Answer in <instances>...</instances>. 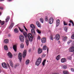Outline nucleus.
Returning <instances> with one entry per match:
<instances>
[{"mask_svg":"<svg viewBox=\"0 0 74 74\" xmlns=\"http://www.w3.org/2000/svg\"><path fill=\"white\" fill-rule=\"evenodd\" d=\"M63 73L64 74H69V73L68 71H63Z\"/></svg>","mask_w":74,"mask_h":74,"instance_id":"28","label":"nucleus"},{"mask_svg":"<svg viewBox=\"0 0 74 74\" xmlns=\"http://www.w3.org/2000/svg\"><path fill=\"white\" fill-rule=\"evenodd\" d=\"M25 42H26V44L27 45H29V40L28 39L26 38L25 39Z\"/></svg>","mask_w":74,"mask_h":74,"instance_id":"25","label":"nucleus"},{"mask_svg":"<svg viewBox=\"0 0 74 74\" xmlns=\"http://www.w3.org/2000/svg\"><path fill=\"white\" fill-rule=\"evenodd\" d=\"M9 35H10V36H11V35L10 34Z\"/></svg>","mask_w":74,"mask_h":74,"instance_id":"64","label":"nucleus"},{"mask_svg":"<svg viewBox=\"0 0 74 74\" xmlns=\"http://www.w3.org/2000/svg\"><path fill=\"white\" fill-rule=\"evenodd\" d=\"M62 67L63 69H67V67L66 65H62Z\"/></svg>","mask_w":74,"mask_h":74,"instance_id":"34","label":"nucleus"},{"mask_svg":"<svg viewBox=\"0 0 74 74\" xmlns=\"http://www.w3.org/2000/svg\"><path fill=\"white\" fill-rule=\"evenodd\" d=\"M27 53V51L26 50H25L24 51L23 53V58H25L26 56V53Z\"/></svg>","mask_w":74,"mask_h":74,"instance_id":"9","label":"nucleus"},{"mask_svg":"<svg viewBox=\"0 0 74 74\" xmlns=\"http://www.w3.org/2000/svg\"><path fill=\"white\" fill-rule=\"evenodd\" d=\"M8 1H11L12 0H8Z\"/></svg>","mask_w":74,"mask_h":74,"instance_id":"59","label":"nucleus"},{"mask_svg":"<svg viewBox=\"0 0 74 74\" xmlns=\"http://www.w3.org/2000/svg\"><path fill=\"white\" fill-rule=\"evenodd\" d=\"M36 25L38 26V27H41V25L40 24V23L38 22V21H37L36 22Z\"/></svg>","mask_w":74,"mask_h":74,"instance_id":"18","label":"nucleus"},{"mask_svg":"<svg viewBox=\"0 0 74 74\" xmlns=\"http://www.w3.org/2000/svg\"><path fill=\"white\" fill-rule=\"evenodd\" d=\"M38 40H40V36H38Z\"/></svg>","mask_w":74,"mask_h":74,"instance_id":"50","label":"nucleus"},{"mask_svg":"<svg viewBox=\"0 0 74 74\" xmlns=\"http://www.w3.org/2000/svg\"><path fill=\"white\" fill-rule=\"evenodd\" d=\"M60 39V35L59 34H57L56 36V40H59Z\"/></svg>","mask_w":74,"mask_h":74,"instance_id":"10","label":"nucleus"},{"mask_svg":"<svg viewBox=\"0 0 74 74\" xmlns=\"http://www.w3.org/2000/svg\"><path fill=\"white\" fill-rule=\"evenodd\" d=\"M2 67L5 69H7V64L5 62H3L2 63Z\"/></svg>","mask_w":74,"mask_h":74,"instance_id":"6","label":"nucleus"},{"mask_svg":"<svg viewBox=\"0 0 74 74\" xmlns=\"http://www.w3.org/2000/svg\"><path fill=\"white\" fill-rule=\"evenodd\" d=\"M36 31L37 32V33H39V34H41V31L39 30L38 29H37Z\"/></svg>","mask_w":74,"mask_h":74,"instance_id":"37","label":"nucleus"},{"mask_svg":"<svg viewBox=\"0 0 74 74\" xmlns=\"http://www.w3.org/2000/svg\"><path fill=\"white\" fill-rule=\"evenodd\" d=\"M8 64L9 67H10V66H9V65H8Z\"/></svg>","mask_w":74,"mask_h":74,"instance_id":"61","label":"nucleus"},{"mask_svg":"<svg viewBox=\"0 0 74 74\" xmlns=\"http://www.w3.org/2000/svg\"><path fill=\"white\" fill-rule=\"evenodd\" d=\"M4 0H0V1L1 2V1H3Z\"/></svg>","mask_w":74,"mask_h":74,"instance_id":"55","label":"nucleus"},{"mask_svg":"<svg viewBox=\"0 0 74 74\" xmlns=\"http://www.w3.org/2000/svg\"><path fill=\"white\" fill-rule=\"evenodd\" d=\"M64 25L65 26H66L67 25V23L65 21L64 22Z\"/></svg>","mask_w":74,"mask_h":74,"instance_id":"43","label":"nucleus"},{"mask_svg":"<svg viewBox=\"0 0 74 74\" xmlns=\"http://www.w3.org/2000/svg\"><path fill=\"white\" fill-rule=\"evenodd\" d=\"M18 59L20 62H21L22 59V54L21 53H18Z\"/></svg>","mask_w":74,"mask_h":74,"instance_id":"4","label":"nucleus"},{"mask_svg":"<svg viewBox=\"0 0 74 74\" xmlns=\"http://www.w3.org/2000/svg\"><path fill=\"white\" fill-rule=\"evenodd\" d=\"M56 27H58V26L59 25V24H60V20H57L56 22Z\"/></svg>","mask_w":74,"mask_h":74,"instance_id":"13","label":"nucleus"},{"mask_svg":"<svg viewBox=\"0 0 74 74\" xmlns=\"http://www.w3.org/2000/svg\"><path fill=\"white\" fill-rule=\"evenodd\" d=\"M19 38L20 40V41L22 42H23L25 40V38L24 36L22 35H20L19 36Z\"/></svg>","mask_w":74,"mask_h":74,"instance_id":"3","label":"nucleus"},{"mask_svg":"<svg viewBox=\"0 0 74 74\" xmlns=\"http://www.w3.org/2000/svg\"><path fill=\"white\" fill-rule=\"evenodd\" d=\"M40 21L42 23H44V19L42 18H40Z\"/></svg>","mask_w":74,"mask_h":74,"instance_id":"27","label":"nucleus"},{"mask_svg":"<svg viewBox=\"0 0 74 74\" xmlns=\"http://www.w3.org/2000/svg\"><path fill=\"white\" fill-rule=\"evenodd\" d=\"M19 29L20 32H21V33H23L24 32V31H23V29H20V28L19 27Z\"/></svg>","mask_w":74,"mask_h":74,"instance_id":"39","label":"nucleus"},{"mask_svg":"<svg viewBox=\"0 0 74 74\" xmlns=\"http://www.w3.org/2000/svg\"><path fill=\"white\" fill-rule=\"evenodd\" d=\"M23 27L25 29H26V27H25V26H23Z\"/></svg>","mask_w":74,"mask_h":74,"instance_id":"53","label":"nucleus"},{"mask_svg":"<svg viewBox=\"0 0 74 74\" xmlns=\"http://www.w3.org/2000/svg\"><path fill=\"white\" fill-rule=\"evenodd\" d=\"M42 50L40 48H39L38 51V54H40L42 53Z\"/></svg>","mask_w":74,"mask_h":74,"instance_id":"14","label":"nucleus"},{"mask_svg":"<svg viewBox=\"0 0 74 74\" xmlns=\"http://www.w3.org/2000/svg\"><path fill=\"white\" fill-rule=\"evenodd\" d=\"M5 23V22L4 21H1V25H3Z\"/></svg>","mask_w":74,"mask_h":74,"instance_id":"40","label":"nucleus"},{"mask_svg":"<svg viewBox=\"0 0 74 74\" xmlns=\"http://www.w3.org/2000/svg\"><path fill=\"white\" fill-rule=\"evenodd\" d=\"M53 22V19L52 17H50L49 19V22L50 24H52Z\"/></svg>","mask_w":74,"mask_h":74,"instance_id":"5","label":"nucleus"},{"mask_svg":"<svg viewBox=\"0 0 74 74\" xmlns=\"http://www.w3.org/2000/svg\"><path fill=\"white\" fill-rule=\"evenodd\" d=\"M29 62H30V60H26V62H25V64L26 65H27L28 64H29Z\"/></svg>","mask_w":74,"mask_h":74,"instance_id":"20","label":"nucleus"},{"mask_svg":"<svg viewBox=\"0 0 74 74\" xmlns=\"http://www.w3.org/2000/svg\"><path fill=\"white\" fill-rule=\"evenodd\" d=\"M60 55H58L56 58V59L57 60H59L60 59Z\"/></svg>","mask_w":74,"mask_h":74,"instance_id":"31","label":"nucleus"},{"mask_svg":"<svg viewBox=\"0 0 74 74\" xmlns=\"http://www.w3.org/2000/svg\"><path fill=\"white\" fill-rule=\"evenodd\" d=\"M67 39V37L66 36L63 39V40L64 41H66V40Z\"/></svg>","mask_w":74,"mask_h":74,"instance_id":"32","label":"nucleus"},{"mask_svg":"<svg viewBox=\"0 0 74 74\" xmlns=\"http://www.w3.org/2000/svg\"><path fill=\"white\" fill-rule=\"evenodd\" d=\"M41 40L42 43H45V42H46V41H47L46 38L44 37L42 38Z\"/></svg>","mask_w":74,"mask_h":74,"instance_id":"7","label":"nucleus"},{"mask_svg":"<svg viewBox=\"0 0 74 74\" xmlns=\"http://www.w3.org/2000/svg\"><path fill=\"white\" fill-rule=\"evenodd\" d=\"M9 20L10 17H9V16H7L5 19V22H8V21H9Z\"/></svg>","mask_w":74,"mask_h":74,"instance_id":"24","label":"nucleus"},{"mask_svg":"<svg viewBox=\"0 0 74 74\" xmlns=\"http://www.w3.org/2000/svg\"><path fill=\"white\" fill-rule=\"evenodd\" d=\"M69 22H70V23H71L72 24L73 26H74V23H73V21L71 20H70L69 21Z\"/></svg>","mask_w":74,"mask_h":74,"instance_id":"41","label":"nucleus"},{"mask_svg":"<svg viewBox=\"0 0 74 74\" xmlns=\"http://www.w3.org/2000/svg\"><path fill=\"white\" fill-rule=\"evenodd\" d=\"M69 26H71V24L69 23Z\"/></svg>","mask_w":74,"mask_h":74,"instance_id":"58","label":"nucleus"},{"mask_svg":"<svg viewBox=\"0 0 74 74\" xmlns=\"http://www.w3.org/2000/svg\"><path fill=\"white\" fill-rule=\"evenodd\" d=\"M23 27L25 29H26V27H25V26H23Z\"/></svg>","mask_w":74,"mask_h":74,"instance_id":"52","label":"nucleus"},{"mask_svg":"<svg viewBox=\"0 0 74 74\" xmlns=\"http://www.w3.org/2000/svg\"><path fill=\"white\" fill-rule=\"evenodd\" d=\"M50 40H53V37L51 36L50 37Z\"/></svg>","mask_w":74,"mask_h":74,"instance_id":"48","label":"nucleus"},{"mask_svg":"<svg viewBox=\"0 0 74 74\" xmlns=\"http://www.w3.org/2000/svg\"><path fill=\"white\" fill-rule=\"evenodd\" d=\"M0 9L1 10H3V8L2 7H0Z\"/></svg>","mask_w":74,"mask_h":74,"instance_id":"51","label":"nucleus"},{"mask_svg":"<svg viewBox=\"0 0 74 74\" xmlns=\"http://www.w3.org/2000/svg\"><path fill=\"white\" fill-rule=\"evenodd\" d=\"M31 32L33 35H36V32L34 29H31Z\"/></svg>","mask_w":74,"mask_h":74,"instance_id":"11","label":"nucleus"},{"mask_svg":"<svg viewBox=\"0 0 74 74\" xmlns=\"http://www.w3.org/2000/svg\"><path fill=\"white\" fill-rule=\"evenodd\" d=\"M42 60V58H39L36 62V66H39L40 64V63L41 62V61Z\"/></svg>","mask_w":74,"mask_h":74,"instance_id":"1","label":"nucleus"},{"mask_svg":"<svg viewBox=\"0 0 74 74\" xmlns=\"http://www.w3.org/2000/svg\"><path fill=\"white\" fill-rule=\"evenodd\" d=\"M1 73V71H0V73Z\"/></svg>","mask_w":74,"mask_h":74,"instance_id":"63","label":"nucleus"},{"mask_svg":"<svg viewBox=\"0 0 74 74\" xmlns=\"http://www.w3.org/2000/svg\"><path fill=\"white\" fill-rule=\"evenodd\" d=\"M13 48L14 51L16 52V46L15 45H13Z\"/></svg>","mask_w":74,"mask_h":74,"instance_id":"19","label":"nucleus"},{"mask_svg":"<svg viewBox=\"0 0 74 74\" xmlns=\"http://www.w3.org/2000/svg\"><path fill=\"white\" fill-rule=\"evenodd\" d=\"M23 27L25 29H26V27H25V26H23Z\"/></svg>","mask_w":74,"mask_h":74,"instance_id":"54","label":"nucleus"},{"mask_svg":"<svg viewBox=\"0 0 74 74\" xmlns=\"http://www.w3.org/2000/svg\"><path fill=\"white\" fill-rule=\"evenodd\" d=\"M14 32H15V33H18V32H19V31L18 30V29L15 28L14 29Z\"/></svg>","mask_w":74,"mask_h":74,"instance_id":"29","label":"nucleus"},{"mask_svg":"<svg viewBox=\"0 0 74 74\" xmlns=\"http://www.w3.org/2000/svg\"><path fill=\"white\" fill-rule=\"evenodd\" d=\"M45 21H46L47 22H48V16H45Z\"/></svg>","mask_w":74,"mask_h":74,"instance_id":"36","label":"nucleus"},{"mask_svg":"<svg viewBox=\"0 0 74 74\" xmlns=\"http://www.w3.org/2000/svg\"><path fill=\"white\" fill-rule=\"evenodd\" d=\"M67 59H69V60H71V57L69 56L67 57Z\"/></svg>","mask_w":74,"mask_h":74,"instance_id":"44","label":"nucleus"},{"mask_svg":"<svg viewBox=\"0 0 74 74\" xmlns=\"http://www.w3.org/2000/svg\"><path fill=\"white\" fill-rule=\"evenodd\" d=\"M45 56H46L44 54V55H42V57H43V58H44V57H45Z\"/></svg>","mask_w":74,"mask_h":74,"instance_id":"49","label":"nucleus"},{"mask_svg":"<svg viewBox=\"0 0 74 74\" xmlns=\"http://www.w3.org/2000/svg\"><path fill=\"white\" fill-rule=\"evenodd\" d=\"M46 62V60H45L43 61V62H42V64L43 66H45V62Z\"/></svg>","mask_w":74,"mask_h":74,"instance_id":"35","label":"nucleus"},{"mask_svg":"<svg viewBox=\"0 0 74 74\" xmlns=\"http://www.w3.org/2000/svg\"><path fill=\"white\" fill-rule=\"evenodd\" d=\"M61 61L62 63H64L66 62V59L65 58H63L61 59Z\"/></svg>","mask_w":74,"mask_h":74,"instance_id":"15","label":"nucleus"},{"mask_svg":"<svg viewBox=\"0 0 74 74\" xmlns=\"http://www.w3.org/2000/svg\"><path fill=\"white\" fill-rule=\"evenodd\" d=\"M70 42H71V40H69L68 42H67V44H68L69 45V44Z\"/></svg>","mask_w":74,"mask_h":74,"instance_id":"42","label":"nucleus"},{"mask_svg":"<svg viewBox=\"0 0 74 74\" xmlns=\"http://www.w3.org/2000/svg\"><path fill=\"white\" fill-rule=\"evenodd\" d=\"M4 42L5 44H7L9 42V40L7 39H6L4 40Z\"/></svg>","mask_w":74,"mask_h":74,"instance_id":"16","label":"nucleus"},{"mask_svg":"<svg viewBox=\"0 0 74 74\" xmlns=\"http://www.w3.org/2000/svg\"><path fill=\"white\" fill-rule=\"evenodd\" d=\"M1 20H0V23H1Z\"/></svg>","mask_w":74,"mask_h":74,"instance_id":"60","label":"nucleus"},{"mask_svg":"<svg viewBox=\"0 0 74 74\" xmlns=\"http://www.w3.org/2000/svg\"><path fill=\"white\" fill-rule=\"evenodd\" d=\"M49 51V49H48V48L47 49V52H48Z\"/></svg>","mask_w":74,"mask_h":74,"instance_id":"56","label":"nucleus"},{"mask_svg":"<svg viewBox=\"0 0 74 74\" xmlns=\"http://www.w3.org/2000/svg\"><path fill=\"white\" fill-rule=\"evenodd\" d=\"M30 27L31 28H33V29H36L35 26H34V25L33 24H32L30 25Z\"/></svg>","mask_w":74,"mask_h":74,"instance_id":"23","label":"nucleus"},{"mask_svg":"<svg viewBox=\"0 0 74 74\" xmlns=\"http://www.w3.org/2000/svg\"><path fill=\"white\" fill-rule=\"evenodd\" d=\"M23 34L24 35V36H25V37H27V32H26L24 31V32H23Z\"/></svg>","mask_w":74,"mask_h":74,"instance_id":"21","label":"nucleus"},{"mask_svg":"<svg viewBox=\"0 0 74 74\" xmlns=\"http://www.w3.org/2000/svg\"><path fill=\"white\" fill-rule=\"evenodd\" d=\"M9 62L11 67H13V63H12V62L11 60H9Z\"/></svg>","mask_w":74,"mask_h":74,"instance_id":"17","label":"nucleus"},{"mask_svg":"<svg viewBox=\"0 0 74 74\" xmlns=\"http://www.w3.org/2000/svg\"><path fill=\"white\" fill-rule=\"evenodd\" d=\"M28 51L29 52H30L32 51V49H29L28 50Z\"/></svg>","mask_w":74,"mask_h":74,"instance_id":"47","label":"nucleus"},{"mask_svg":"<svg viewBox=\"0 0 74 74\" xmlns=\"http://www.w3.org/2000/svg\"><path fill=\"white\" fill-rule=\"evenodd\" d=\"M14 23H12L9 27V29H11L14 26Z\"/></svg>","mask_w":74,"mask_h":74,"instance_id":"26","label":"nucleus"},{"mask_svg":"<svg viewBox=\"0 0 74 74\" xmlns=\"http://www.w3.org/2000/svg\"><path fill=\"white\" fill-rule=\"evenodd\" d=\"M0 15H1V12H0Z\"/></svg>","mask_w":74,"mask_h":74,"instance_id":"62","label":"nucleus"},{"mask_svg":"<svg viewBox=\"0 0 74 74\" xmlns=\"http://www.w3.org/2000/svg\"><path fill=\"white\" fill-rule=\"evenodd\" d=\"M69 52H73L74 51V47L73 46H72L70 47L69 48Z\"/></svg>","mask_w":74,"mask_h":74,"instance_id":"8","label":"nucleus"},{"mask_svg":"<svg viewBox=\"0 0 74 74\" xmlns=\"http://www.w3.org/2000/svg\"><path fill=\"white\" fill-rule=\"evenodd\" d=\"M72 45L73 46H74V41L72 42Z\"/></svg>","mask_w":74,"mask_h":74,"instance_id":"46","label":"nucleus"},{"mask_svg":"<svg viewBox=\"0 0 74 74\" xmlns=\"http://www.w3.org/2000/svg\"><path fill=\"white\" fill-rule=\"evenodd\" d=\"M27 36L29 41H30V42H32V41H33V36H32V34H29Z\"/></svg>","mask_w":74,"mask_h":74,"instance_id":"2","label":"nucleus"},{"mask_svg":"<svg viewBox=\"0 0 74 74\" xmlns=\"http://www.w3.org/2000/svg\"><path fill=\"white\" fill-rule=\"evenodd\" d=\"M4 49L5 51H7L8 50V47L6 45H5L4 46Z\"/></svg>","mask_w":74,"mask_h":74,"instance_id":"30","label":"nucleus"},{"mask_svg":"<svg viewBox=\"0 0 74 74\" xmlns=\"http://www.w3.org/2000/svg\"><path fill=\"white\" fill-rule=\"evenodd\" d=\"M47 49V46L45 45L43 46L42 48L43 50H44V51H45V50H46Z\"/></svg>","mask_w":74,"mask_h":74,"instance_id":"22","label":"nucleus"},{"mask_svg":"<svg viewBox=\"0 0 74 74\" xmlns=\"http://www.w3.org/2000/svg\"><path fill=\"white\" fill-rule=\"evenodd\" d=\"M25 30H26V31L27 32V29L26 28V29H25Z\"/></svg>","mask_w":74,"mask_h":74,"instance_id":"57","label":"nucleus"},{"mask_svg":"<svg viewBox=\"0 0 74 74\" xmlns=\"http://www.w3.org/2000/svg\"><path fill=\"white\" fill-rule=\"evenodd\" d=\"M64 30L65 31V32H67V27H64Z\"/></svg>","mask_w":74,"mask_h":74,"instance_id":"38","label":"nucleus"},{"mask_svg":"<svg viewBox=\"0 0 74 74\" xmlns=\"http://www.w3.org/2000/svg\"><path fill=\"white\" fill-rule=\"evenodd\" d=\"M20 47L21 48H23L24 47V45L23 43H21L20 45Z\"/></svg>","mask_w":74,"mask_h":74,"instance_id":"33","label":"nucleus"},{"mask_svg":"<svg viewBox=\"0 0 74 74\" xmlns=\"http://www.w3.org/2000/svg\"><path fill=\"white\" fill-rule=\"evenodd\" d=\"M71 38L72 39H74V35L73 34L72 36H71Z\"/></svg>","mask_w":74,"mask_h":74,"instance_id":"45","label":"nucleus"},{"mask_svg":"<svg viewBox=\"0 0 74 74\" xmlns=\"http://www.w3.org/2000/svg\"><path fill=\"white\" fill-rule=\"evenodd\" d=\"M7 55L10 58H12V55L10 52H8L7 54Z\"/></svg>","mask_w":74,"mask_h":74,"instance_id":"12","label":"nucleus"}]
</instances>
